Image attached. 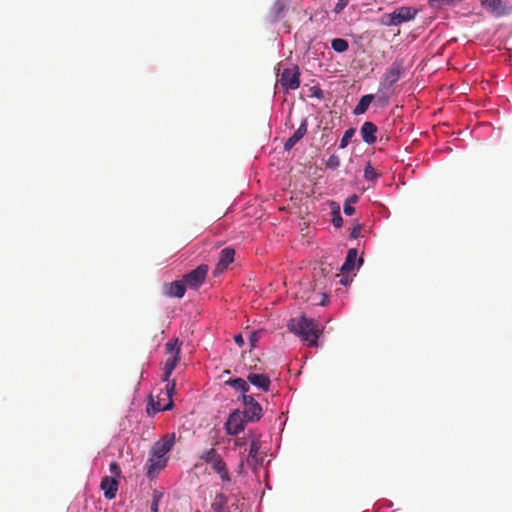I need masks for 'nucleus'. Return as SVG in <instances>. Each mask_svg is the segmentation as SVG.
I'll use <instances>...</instances> for the list:
<instances>
[{
	"instance_id": "obj_1",
	"label": "nucleus",
	"mask_w": 512,
	"mask_h": 512,
	"mask_svg": "<svg viewBox=\"0 0 512 512\" xmlns=\"http://www.w3.org/2000/svg\"><path fill=\"white\" fill-rule=\"evenodd\" d=\"M175 443V434H166L162 439L155 442L151 448L150 456L146 462L147 476L154 478L166 467L168 458L166 454L172 449Z\"/></svg>"
},
{
	"instance_id": "obj_2",
	"label": "nucleus",
	"mask_w": 512,
	"mask_h": 512,
	"mask_svg": "<svg viewBox=\"0 0 512 512\" xmlns=\"http://www.w3.org/2000/svg\"><path fill=\"white\" fill-rule=\"evenodd\" d=\"M288 329L301 337L309 346H316L317 340L322 333L318 325L305 316L292 318L288 323Z\"/></svg>"
},
{
	"instance_id": "obj_3",
	"label": "nucleus",
	"mask_w": 512,
	"mask_h": 512,
	"mask_svg": "<svg viewBox=\"0 0 512 512\" xmlns=\"http://www.w3.org/2000/svg\"><path fill=\"white\" fill-rule=\"evenodd\" d=\"M200 460L210 465L212 470L218 474L219 478L224 484L231 482V476L228 467L223 460L222 456L218 453L215 448L204 450L200 456Z\"/></svg>"
},
{
	"instance_id": "obj_4",
	"label": "nucleus",
	"mask_w": 512,
	"mask_h": 512,
	"mask_svg": "<svg viewBox=\"0 0 512 512\" xmlns=\"http://www.w3.org/2000/svg\"><path fill=\"white\" fill-rule=\"evenodd\" d=\"M181 347L177 338L168 341L165 344V354L167 359L163 368L162 381H169L174 369L180 362Z\"/></svg>"
},
{
	"instance_id": "obj_5",
	"label": "nucleus",
	"mask_w": 512,
	"mask_h": 512,
	"mask_svg": "<svg viewBox=\"0 0 512 512\" xmlns=\"http://www.w3.org/2000/svg\"><path fill=\"white\" fill-rule=\"evenodd\" d=\"M418 10L413 7H399L393 12L384 14L382 24L386 26H398L415 18Z\"/></svg>"
},
{
	"instance_id": "obj_6",
	"label": "nucleus",
	"mask_w": 512,
	"mask_h": 512,
	"mask_svg": "<svg viewBox=\"0 0 512 512\" xmlns=\"http://www.w3.org/2000/svg\"><path fill=\"white\" fill-rule=\"evenodd\" d=\"M167 384H166V387H165V391L162 392L161 394L166 398L167 402L166 404H159L158 402H154V398L153 396H150L149 397V403L147 405V413L149 415H153L157 412H160V411H167V410H171L174 406L173 404V400H172V397L175 393V381H166Z\"/></svg>"
},
{
	"instance_id": "obj_7",
	"label": "nucleus",
	"mask_w": 512,
	"mask_h": 512,
	"mask_svg": "<svg viewBox=\"0 0 512 512\" xmlns=\"http://www.w3.org/2000/svg\"><path fill=\"white\" fill-rule=\"evenodd\" d=\"M404 73V59L396 58L395 61L385 72L381 81V86L384 89H391L393 85L399 81L402 74Z\"/></svg>"
},
{
	"instance_id": "obj_8",
	"label": "nucleus",
	"mask_w": 512,
	"mask_h": 512,
	"mask_svg": "<svg viewBox=\"0 0 512 512\" xmlns=\"http://www.w3.org/2000/svg\"><path fill=\"white\" fill-rule=\"evenodd\" d=\"M481 5L494 17H502L512 12V6L506 0H481Z\"/></svg>"
},
{
	"instance_id": "obj_9",
	"label": "nucleus",
	"mask_w": 512,
	"mask_h": 512,
	"mask_svg": "<svg viewBox=\"0 0 512 512\" xmlns=\"http://www.w3.org/2000/svg\"><path fill=\"white\" fill-rule=\"evenodd\" d=\"M208 270V265L201 264L196 269L184 275L183 281L186 287H189L190 289H197L205 281Z\"/></svg>"
},
{
	"instance_id": "obj_10",
	"label": "nucleus",
	"mask_w": 512,
	"mask_h": 512,
	"mask_svg": "<svg viewBox=\"0 0 512 512\" xmlns=\"http://www.w3.org/2000/svg\"><path fill=\"white\" fill-rule=\"evenodd\" d=\"M280 84L286 90H295L300 86V71L297 66L286 68L280 76Z\"/></svg>"
},
{
	"instance_id": "obj_11",
	"label": "nucleus",
	"mask_w": 512,
	"mask_h": 512,
	"mask_svg": "<svg viewBox=\"0 0 512 512\" xmlns=\"http://www.w3.org/2000/svg\"><path fill=\"white\" fill-rule=\"evenodd\" d=\"M245 419L246 418L240 411L236 410L232 412L225 423V429L227 434L237 435L238 433L243 431L245 428Z\"/></svg>"
},
{
	"instance_id": "obj_12",
	"label": "nucleus",
	"mask_w": 512,
	"mask_h": 512,
	"mask_svg": "<svg viewBox=\"0 0 512 512\" xmlns=\"http://www.w3.org/2000/svg\"><path fill=\"white\" fill-rule=\"evenodd\" d=\"M289 1L290 0H276L267 13V21L275 23L282 20L285 17Z\"/></svg>"
},
{
	"instance_id": "obj_13",
	"label": "nucleus",
	"mask_w": 512,
	"mask_h": 512,
	"mask_svg": "<svg viewBox=\"0 0 512 512\" xmlns=\"http://www.w3.org/2000/svg\"><path fill=\"white\" fill-rule=\"evenodd\" d=\"M119 486V480L115 477L104 476L101 479L100 488L106 499L112 500L116 497Z\"/></svg>"
},
{
	"instance_id": "obj_14",
	"label": "nucleus",
	"mask_w": 512,
	"mask_h": 512,
	"mask_svg": "<svg viewBox=\"0 0 512 512\" xmlns=\"http://www.w3.org/2000/svg\"><path fill=\"white\" fill-rule=\"evenodd\" d=\"M234 256L235 250L232 248L227 247L221 250L220 258L215 268L214 274L217 275L226 270L229 264H231L234 261Z\"/></svg>"
},
{
	"instance_id": "obj_15",
	"label": "nucleus",
	"mask_w": 512,
	"mask_h": 512,
	"mask_svg": "<svg viewBox=\"0 0 512 512\" xmlns=\"http://www.w3.org/2000/svg\"><path fill=\"white\" fill-rule=\"evenodd\" d=\"M247 380L264 392H268L270 390L271 380L266 374L250 372L247 375Z\"/></svg>"
},
{
	"instance_id": "obj_16",
	"label": "nucleus",
	"mask_w": 512,
	"mask_h": 512,
	"mask_svg": "<svg viewBox=\"0 0 512 512\" xmlns=\"http://www.w3.org/2000/svg\"><path fill=\"white\" fill-rule=\"evenodd\" d=\"M185 291L186 285L183 279L164 285V293L169 297L182 298L185 295Z\"/></svg>"
},
{
	"instance_id": "obj_17",
	"label": "nucleus",
	"mask_w": 512,
	"mask_h": 512,
	"mask_svg": "<svg viewBox=\"0 0 512 512\" xmlns=\"http://www.w3.org/2000/svg\"><path fill=\"white\" fill-rule=\"evenodd\" d=\"M377 130V126L374 123L369 121L364 122L360 129L363 141L369 145L375 143Z\"/></svg>"
},
{
	"instance_id": "obj_18",
	"label": "nucleus",
	"mask_w": 512,
	"mask_h": 512,
	"mask_svg": "<svg viewBox=\"0 0 512 512\" xmlns=\"http://www.w3.org/2000/svg\"><path fill=\"white\" fill-rule=\"evenodd\" d=\"M230 501L229 496L224 493H217L214 497L211 507L215 512H233L229 507L228 502Z\"/></svg>"
},
{
	"instance_id": "obj_19",
	"label": "nucleus",
	"mask_w": 512,
	"mask_h": 512,
	"mask_svg": "<svg viewBox=\"0 0 512 512\" xmlns=\"http://www.w3.org/2000/svg\"><path fill=\"white\" fill-rule=\"evenodd\" d=\"M262 411L263 410H262V407L260 406V404L257 401H255L252 404H250L249 406L245 407L244 411L241 413L246 418V421L256 422L261 419V417L263 415Z\"/></svg>"
},
{
	"instance_id": "obj_20",
	"label": "nucleus",
	"mask_w": 512,
	"mask_h": 512,
	"mask_svg": "<svg viewBox=\"0 0 512 512\" xmlns=\"http://www.w3.org/2000/svg\"><path fill=\"white\" fill-rule=\"evenodd\" d=\"M373 98L374 97L371 94L362 96L361 99L359 100L358 104L354 108L353 113L355 115L364 114L367 111V109L369 108V105L371 104Z\"/></svg>"
},
{
	"instance_id": "obj_21",
	"label": "nucleus",
	"mask_w": 512,
	"mask_h": 512,
	"mask_svg": "<svg viewBox=\"0 0 512 512\" xmlns=\"http://www.w3.org/2000/svg\"><path fill=\"white\" fill-rule=\"evenodd\" d=\"M357 255H358L357 250L354 248L350 249L348 251L345 262L343 263V265L341 267L342 272H350L354 269Z\"/></svg>"
},
{
	"instance_id": "obj_22",
	"label": "nucleus",
	"mask_w": 512,
	"mask_h": 512,
	"mask_svg": "<svg viewBox=\"0 0 512 512\" xmlns=\"http://www.w3.org/2000/svg\"><path fill=\"white\" fill-rule=\"evenodd\" d=\"M225 384L241 391L242 393H247L250 389L247 382L242 378L229 379L225 382Z\"/></svg>"
},
{
	"instance_id": "obj_23",
	"label": "nucleus",
	"mask_w": 512,
	"mask_h": 512,
	"mask_svg": "<svg viewBox=\"0 0 512 512\" xmlns=\"http://www.w3.org/2000/svg\"><path fill=\"white\" fill-rule=\"evenodd\" d=\"M331 47L335 52L343 53L348 50V41L342 38H335L331 41Z\"/></svg>"
},
{
	"instance_id": "obj_24",
	"label": "nucleus",
	"mask_w": 512,
	"mask_h": 512,
	"mask_svg": "<svg viewBox=\"0 0 512 512\" xmlns=\"http://www.w3.org/2000/svg\"><path fill=\"white\" fill-rule=\"evenodd\" d=\"M307 127H308L307 119H304L301 122L299 128L291 136L293 138V140L298 143L307 134Z\"/></svg>"
},
{
	"instance_id": "obj_25",
	"label": "nucleus",
	"mask_w": 512,
	"mask_h": 512,
	"mask_svg": "<svg viewBox=\"0 0 512 512\" xmlns=\"http://www.w3.org/2000/svg\"><path fill=\"white\" fill-rule=\"evenodd\" d=\"M163 495L164 494L160 491H157V490L153 491L152 502H151V506H150L151 512H159V503H160L161 499L163 498Z\"/></svg>"
},
{
	"instance_id": "obj_26",
	"label": "nucleus",
	"mask_w": 512,
	"mask_h": 512,
	"mask_svg": "<svg viewBox=\"0 0 512 512\" xmlns=\"http://www.w3.org/2000/svg\"><path fill=\"white\" fill-rule=\"evenodd\" d=\"M364 177L368 181H373L379 177V174L372 167V165L370 163H368L364 169Z\"/></svg>"
},
{
	"instance_id": "obj_27",
	"label": "nucleus",
	"mask_w": 512,
	"mask_h": 512,
	"mask_svg": "<svg viewBox=\"0 0 512 512\" xmlns=\"http://www.w3.org/2000/svg\"><path fill=\"white\" fill-rule=\"evenodd\" d=\"M355 134V129L354 128H349L347 129L345 132H344V135L340 141V148L341 149H344L347 147V145L349 144V141L350 139L354 136Z\"/></svg>"
},
{
	"instance_id": "obj_28",
	"label": "nucleus",
	"mask_w": 512,
	"mask_h": 512,
	"mask_svg": "<svg viewBox=\"0 0 512 512\" xmlns=\"http://www.w3.org/2000/svg\"><path fill=\"white\" fill-rule=\"evenodd\" d=\"M340 166V159L337 155H331L326 161V167L330 169H336Z\"/></svg>"
},
{
	"instance_id": "obj_29",
	"label": "nucleus",
	"mask_w": 512,
	"mask_h": 512,
	"mask_svg": "<svg viewBox=\"0 0 512 512\" xmlns=\"http://www.w3.org/2000/svg\"><path fill=\"white\" fill-rule=\"evenodd\" d=\"M332 223L337 228L341 227L343 224V219L340 215L339 207H337V210L333 211Z\"/></svg>"
},
{
	"instance_id": "obj_30",
	"label": "nucleus",
	"mask_w": 512,
	"mask_h": 512,
	"mask_svg": "<svg viewBox=\"0 0 512 512\" xmlns=\"http://www.w3.org/2000/svg\"><path fill=\"white\" fill-rule=\"evenodd\" d=\"M110 472L112 474L111 477H115V479H119L121 476V469L116 462H111L109 466Z\"/></svg>"
},
{
	"instance_id": "obj_31",
	"label": "nucleus",
	"mask_w": 512,
	"mask_h": 512,
	"mask_svg": "<svg viewBox=\"0 0 512 512\" xmlns=\"http://www.w3.org/2000/svg\"><path fill=\"white\" fill-rule=\"evenodd\" d=\"M260 449V444L258 441L256 440H253L250 444V449H249V457H252V458H256L257 454H258V451Z\"/></svg>"
},
{
	"instance_id": "obj_32",
	"label": "nucleus",
	"mask_w": 512,
	"mask_h": 512,
	"mask_svg": "<svg viewBox=\"0 0 512 512\" xmlns=\"http://www.w3.org/2000/svg\"><path fill=\"white\" fill-rule=\"evenodd\" d=\"M348 1L349 0H338L334 7V12L336 14L341 13L344 10V8L347 6Z\"/></svg>"
},
{
	"instance_id": "obj_33",
	"label": "nucleus",
	"mask_w": 512,
	"mask_h": 512,
	"mask_svg": "<svg viewBox=\"0 0 512 512\" xmlns=\"http://www.w3.org/2000/svg\"><path fill=\"white\" fill-rule=\"evenodd\" d=\"M230 500H232V503L229 507H231V510L234 512V511H239V505H238V502H239V498L236 494H231V496L229 497Z\"/></svg>"
},
{
	"instance_id": "obj_34",
	"label": "nucleus",
	"mask_w": 512,
	"mask_h": 512,
	"mask_svg": "<svg viewBox=\"0 0 512 512\" xmlns=\"http://www.w3.org/2000/svg\"><path fill=\"white\" fill-rule=\"evenodd\" d=\"M361 230H362V226L360 224H357L353 227L351 233H350V237L352 239H357L360 237L361 235Z\"/></svg>"
},
{
	"instance_id": "obj_35",
	"label": "nucleus",
	"mask_w": 512,
	"mask_h": 512,
	"mask_svg": "<svg viewBox=\"0 0 512 512\" xmlns=\"http://www.w3.org/2000/svg\"><path fill=\"white\" fill-rule=\"evenodd\" d=\"M242 400L243 403L245 404V407L249 406L250 404L256 401L253 396L247 395L246 393H243Z\"/></svg>"
},
{
	"instance_id": "obj_36",
	"label": "nucleus",
	"mask_w": 512,
	"mask_h": 512,
	"mask_svg": "<svg viewBox=\"0 0 512 512\" xmlns=\"http://www.w3.org/2000/svg\"><path fill=\"white\" fill-rule=\"evenodd\" d=\"M296 144L297 142L294 141L292 137H290L284 143V150L290 151Z\"/></svg>"
},
{
	"instance_id": "obj_37",
	"label": "nucleus",
	"mask_w": 512,
	"mask_h": 512,
	"mask_svg": "<svg viewBox=\"0 0 512 512\" xmlns=\"http://www.w3.org/2000/svg\"><path fill=\"white\" fill-rule=\"evenodd\" d=\"M343 211L346 215L350 216L355 212V208L353 204L344 203Z\"/></svg>"
},
{
	"instance_id": "obj_38",
	"label": "nucleus",
	"mask_w": 512,
	"mask_h": 512,
	"mask_svg": "<svg viewBox=\"0 0 512 512\" xmlns=\"http://www.w3.org/2000/svg\"><path fill=\"white\" fill-rule=\"evenodd\" d=\"M258 340H259V333L258 332H252L251 335H250V338H249L251 346L255 347Z\"/></svg>"
},
{
	"instance_id": "obj_39",
	"label": "nucleus",
	"mask_w": 512,
	"mask_h": 512,
	"mask_svg": "<svg viewBox=\"0 0 512 512\" xmlns=\"http://www.w3.org/2000/svg\"><path fill=\"white\" fill-rule=\"evenodd\" d=\"M358 200H359L358 195L353 194V195L349 196V197L346 199V201H345V202H346V203H348V204H353V205H354V204H356V203L358 202Z\"/></svg>"
},
{
	"instance_id": "obj_40",
	"label": "nucleus",
	"mask_w": 512,
	"mask_h": 512,
	"mask_svg": "<svg viewBox=\"0 0 512 512\" xmlns=\"http://www.w3.org/2000/svg\"><path fill=\"white\" fill-rule=\"evenodd\" d=\"M234 341L239 347H242L244 345V339L241 334L235 335Z\"/></svg>"
},
{
	"instance_id": "obj_41",
	"label": "nucleus",
	"mask_w": 512,
	"mask_h": 512,
	"mask_svg": "<svg viewBox=\"0 0 512 512\" xmlns=\"http://www.w3.org/2000/svg\"><path fill=\"white\" fill-rule=\"evenodd\" d=\"M165 401L167 400L161 393L157 396V400H154V402H158L159 404H166Z\"/></svg>"
},
{
	"instance_id": "obj_42",
	"label": "nucleus",
	"mask_w": 512,
	"mask_h": 512,
	"mask_svg": "<svg viewBox=\"0 0 512 512\" xmlns=\"http://www.w3.org/2000/svg\"><path fill=\"white\" fill-rule=\"evenodd\" d=\"M245 443L246 442H245L244 438H238V439L235 440V445L236 446H243V445H245Z\"/></svg>"
},
{
	"instance_id": "obj_43",
	"label": "nucleus",
	"mask_w": 512,
	"mask_h": 512,
	"mask_svg": "<svg viewBox=\"0 0 512 512\" xmlns=\"http://www.w3.org/2000/svg\"><path fill=\"white\" fill-rule=\"evenodd\" d=\"M314 96H316L317 98L321 99L323 98V93L320 89H317L315 92H314Z\"/></svg>"
},
{
	"instance_id": "obj_44",
	"label": "nucleus",
	"mask_w": 512,
	"mask_h": 512,
	"mask_svg": "<svg viewBox=\"0 0 512 512\" xmlns=\"http://www.w3.org/2000/svg\"><path fill=\"white\" fill-rule=\"evenodd\" d=\"M327 302V296L326 295H323V298H321V301H320V305H325Z\"/></svg>"
},
{
	"instance_id": "obj_45",
	"label": "nucleus",
	"mask_w": 512,
	"mask_h": 512,
	"mask_svg": "<svg viewBox=\"0 0 512 512\" xmlns=\"http://www.w3.org/2000/svg\"><path fill=\"white\" fill-rule=\"evenodd\" d=\"M224 373H225V375H228L230 373V371L229 370H225Z\"/></svg>"
}]
</instances>
